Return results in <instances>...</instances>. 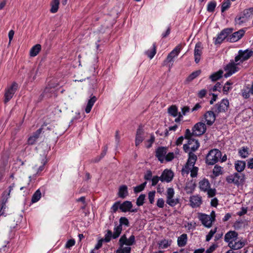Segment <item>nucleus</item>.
<instances>
[{
	"label": "nucleus",
	"instance_id": "nucleus-35",
	"mask_svg": "<svg viewBox=\"0 0 253 253\" xmlns=\"http://www.w3.org/2000/svg\"><path fill=\"white\" fill-rule=\"evenodd\" d=\"M130 252L131 248L130 247L119 246V248L116 251V253H130Z\"/></svg>",
	"mask_w": 253,
	"mask_h": 253
},
{
	"label": "nucleus",
	"instance_id": "nucleus-61",
	"mask_svg": "<svg viewBox=\"0 0 253 253\" xmlns=\"http://www.w3.org/2000/svg\"><path fill=\"white\" fill-rule=\"evenodd\" d=\"M216 232V229L213 230H211L209 234L206 236V241H210L211 238L212 237L213 235Z\"/></svg>",
	"mask_w": 253,
	"mask_h": 253
},
{
	"label": "nucleus",
	"instance_id": "nucleus-51",
	"mask_svg": "<svg viewBox=\"0 0 253 253\" xmlns=\"http://www.w3.org/2000/svg\"><path fill=\"white\" fill-rule=\"evenodd\" d=\"M230 5V0H224V2L222 3V12L228 9Z\"/></svg>",
	"mask_w": 253,
	"mask_h": 253
},
{
	"label": "nucleus",
	"instance_id": "nucleus-46",
	"mask_svg": "<svg viewBox=\"0 0 253 253\" xmlns=\"http://www.w3.org/2000/svg\"><path fill=\"white\" fill-rule=\"evenodd\" d=\"M190 171L191 172V176L192 177H195L197 175L198 168L197 167H195L194 166L193 167H191V169H190L189 171Z\"/></svg>",
	"mask_w": 253,
	"mask_h": 253
},
{
	"label": "nucleus",
	"instance_id": "nucleus-25",
	"mask_svg": "<svg viewBox=\"0 0 253 253\" xmlns=\"http://www.w3.org/2000/svg\"><path fill=\"white\" fill-rule=\"evenodd\" d=\"M120 210L123 212L129 211L132 208L131 202L128 201H125L122 204L120 203Z\"/></svg>",
	"mask_w": 253,
	"mask_h": 253
},
{
	"label": "nucleus",
	"instance_id": "nucleus-39",
	"mask_svg": "<svg viewBox=\"0 0 253 253\" xmlns=\"http://www.w3.org/2000/svg\"><path fill=\"white\" fill-rule=\"evenodd\" d=\"M168 113L173 117H176L177 113V109L175 106H171L168 109Z\"/></svg>",
	"mask_w": 253,
	"mask_h": 253
},
{
	"label": "nucleus",
	"instance_id": "nucleus-60",
	"mask_svg": "<svg viewBox=\"0 0 253 253\" xmlns=\"http://www.w3.org/2000/svg\"><path fill=\"white\" fill-rule=\"evenodd\" d=\"M165 201L163 199L159 198L157 201V206L160 208H163L164 207Z\"/></svg>",
	"mask_w": 253,
	"mask_h": 253
},
{
	"label": "nucleus",
	"instance_id": "nucleus-50",
	"mask_svg": "<svg viewBox=\"0 0 253 253\" xmlns=\"http://www.w3.org/2000/svg\"><path fill=\"white\" fill-rule=\"evenodd\" d=\"M233 29L231 28H227L222 30V38L224 37H228L231 35Z\"/></svg>",
	"mask_w": 253,
	"mask_h": 253
},
{
	"label": "nucleus",
	"instance_id": "nucleus-54",
	"mask_svg": "<svg viewBox=\"0 0 253 253\" xmlns=\"http://www.w3.org/2000/svg\"><path fill=\"white\" fill-rule=\"evenodd\" d=\"M155 196V191H151L148 193V199L151 204H153L154 202Z\"/></svg>",
	"mask_w": 253,
	"mask_h": 253
},
{
	"label": "nucleus",
	"instance_id": "nucleus-52",
	"mask_svg": "<svg viewBox=\"0 0 253 253\" xmlns=\"http://www.w3.org/2000/svg\"><path fill=\"white\" fill-rule=\"evenodd\" d=\"M155 137L153 134H151L150 138L146 141V147L150 148L155 141Z\"/></svg>",
	"mask_w": 253,
	"mask_h": 253
},
{
	"label": "nucleus",
	"instance_id": "nucleus-48",
	"mask_svg": "<svg viewBox=\"0 0 253 253\" xmlns=\"http://www.w3.org/2000/svg\"><path fill=\"white\" fill-rule=\"evenodd\" d=\"M216 6V3L215 2L211 1L209 2L207 6V10L209 12H212L214 11Z\"/></svg>",
	"mask_w": 253,
	"mask_h": 253
},
{
	"label": "nucleus",
	"instance_id": "nucleus-30",
	"mask_svg": "<svg viewBox=\"0 0 253 253\" xmlns=\"http://www.w3.org/2000/svg\"><path fill=\"white\" fill-rule=\"evenodd\" d=\"M97 98L95 96H92L88 101L85 109V111L86 113H89L91 109L93 106L94 103L96 102Z\"/></svg>",
	"mask_w": 253,
	"mask_h": 253
},
{
	"label": "nucleus",
	"instance_id": "nucleus-45",
	"mask_svg": "<svg viewBox=\"0 0 253 253\" xmlns=\"http://www.w3.org/2000/svg\"><path fill=\"white\" fill-rule=\"evenodd\" d=\"M250 93H251L250 90L249 89L248 87H246L242 90V96L245 98H248L250 97Z\"/></svg>",
	"mask_w": 253,
	"mask_h": 253
},
{
	"label": "nucleus",
	"instance_id": "nucleus-9",
	"mask_svg": "<svg viewBox=\"0 0 253 253\" xmlns=\"http://www.w3.org/2000/svg\"><path fill=\"white\" fill-rule=\"evenodd\" d=\"M244 31L240 30L237 32H234L228 37H224L222 41H226L229 42H235L240 40L244 34Z\"/></svg>",
	"mask_w": 253,
	"mask_h": 253
},
{
	"label": "nucleus",
	"instance_id": "nucleus-44",
	"mask_svg": "<svg viewBox=\"0 0 253 253\" xmlns=\"http://www.w3.org/2000/svg\"><path fill=\"white\" fill-rule=\"evenodd\" d=\"M159 248L164 249L167 248L169 246H170V244L169 243V241L166 240H164L161 241L159 244Z\"/></svg>",
	"mask_w": 253,
	"mask_h": 253
},
{
	"label": "nucleus",
	"instance_id": "nucleus-41",
	"mask_svg": "<svg viewBox=\"0 0 253 253\" xmlns=\"http://www.w3.org/2000/svg\"><path fill=\"white\" fill-rule=\"evenodd\" d=\"M146 184H147V182H144L143 183H142L141 184H140L138 186H137L136 187H134L133 188L134 193H137L142 191L145 188V187L146 185Z\"/></svg>",
	"mask_w": 253,
	"mask_h": 253
},
{
	"label": "nucleus",
	"instance_id": "nucleus-26",
	"mask_svg": "<svg viewBox=\"0 0 253 253\" xmlns=\"http://www.w3.org/2000/svg\"><path fill=\"white\" fill-rule=\"evenodd\" d=\"M187 242V235L186 234H182L177 239V245L179 247H184Z\"/></svg>",
	"mask_w": 253,
	"mask_h": 253
},
{
	"label": "nucleus",
	"instance_id": "nucleus-18",
	"mask_svg": "<svg viewBox=\"0 0 253 253\" xmlns=\"http://www.w3.org/2000/svg\"><path fill=\"white\" fill-rule=\"evenodd\" d=\"M8 157L7 155H3L1 158V161L0 164V181L2 179L4 175V167L8 163Z\"/></svg>",
	"mask_w": 253,
	"mask_h": 253
},
{
	"label": "nucleus",
	"instance_id": "nucleus-15",
	"mask_svg": "<svg viewBox=\"0 0 253 253\" xmlns=\"http://www.w3.org/2000/svg\"><path fill=\"white\" fill-rule=\"evenodd\" d=\"M203 49V47L201 42H198L196 44L194 49V58L196 63H198L200 62Z\"/></svg>",
	"mask_w": 253,
	"mask_h": 253
},
{
	"label": "nucleus",
	"instance_id": "nucleus-2",
	"mask_svg": "<svg viewBox=\"0 0 253 253\" xmlns=\"http://www.w3.org/2000/svg\"><path fill=\"white\" fill-rule=\"evenodd\" d=\"M59 128L57 124L54 122L44 123L40 128L38 129L32 136L29 138L28 140V144L30 145L34 144L43 130H52L53 132H54L55 134H60L63 131H60Z\"/></svg>",
	"mask_w": 253,
	"mask_h": 253
},
{
	"label": "nucleus",
	"instance_id": "nucleus-64",
	"mask_svg": "<svg viewBox=\"0 0 253 253\" xmlns=\"http://www.w3.org/2000/svg\"><path fill=\"white\" fill-rule=\"evenodd\" d=\"M159 180H160V177H158V176H154L152 179V185H156Z\"/></svg>",
	"mask_w": 253,
	"mask_h": 253
},
{
	"label": "nucleus",
	"instance_id": "nucleus-28",
	"mask_svg": "<svg viewBox=\"0 0 253 253\" xmlns=\"http://www.w3.org/2000/svg\"><path fill=\"white\" fill-rule=\"evenodd\" d=\"M188 144L190 145V149L192 152L197 150L200 146L198 141L194 139H189Z\"/></svg>",
	"mask_w": 253,
	"mask_h": 253
},
{
	"label": "nucleus",
	"instance_id": "nucleus-3",
	"mask_svg": "<svg viewBox=\"0 0 253 253\" xmlns=\"http://www.w3.org/2000/svg\"><path fill=\"white\" fill-rule=\"evenodd\" d=\"M221 158V152L218 149H212L207 154L206 158V163L209 165H213L217 163Z\"/></svg>",
	"mask_w": 253,
	"mask_h": 253
},
{
	"label": "nucleus",
	"instance_id": "nucleus-8",
	"mask_svg": "<svg viewBox=\"0 0 253 253\" xmlns=\"http://www.w3.org/2000/svg\"><path fill=\"white\" fill-rule=\"evenodd\" d=\"M119 246L126 245L127 247H129L133 245L135 243V238L133 235H131L129 238H127L126 235L124 234L122 235L119 240Z\"/></svg>",
	"mask_w": 253,
	"mask_h": 253
},
{
	"label": "nucleus",
	"instance_id": "nucleus-27",
	"mask_svg": "<svg viewBox=\"0 0 253 253\" xmlns=\"http://www.w3.org/2000/svg\"><path fill=\"white\" fill-rule=\"evenodd\" d=\"M245 245V243L243 241H235V240L233 242H230L229 243V247L234 250H238L242 248Z\"/></svg>",
	"mask_w": 253,
	"mask_h": 253
},
{
	"label": "nucleus",
	"instance_id": "nucleus-6",
	"mask_svg": "<svg viewBox=\"0 0 253 253\" xmlns=\"http://www.w3.org/2000/svg\"><path fill=\"white\" fill-rule=\"evenodd\" d=\"M18 88L19 85L16 82H13L11 84L7 86L4 94V102L5 103L8 102L12 98Z\"/></svg>",
	"mask_w": 253,
	"mask_h": 253
},
{
	"label": "nucleus",
	"instance_id": "nucleus-63",
	"mask_svg": "<svg viewBox=\"0 0 253 253\" xmlns=\"http://www.w3.org/2000/svg\"><path fill=\"white\" fill-rule=\"evenodd\" d=\"M229 106V101L226 99H222V110H227Z\"/></svg>",
	"mask_w": 253,
	"mask_h": 253
},
{
	"label": "nucleus",
	"instance_id": "nucleus-14",
	"mask_svg": "<svg viewBox=\"0 0 253 253\" xmlns=\"http://www.w3.org/2000/svg\"><path fill=\"white\" fill-rule=\"evenodd\" d=\"M144 129L142 126H139L138 128L137 129L135 135V144L136 147L139 146V145L144 140Z\"/></svg>",
	"mask_w": 253,
	"mask_h": 253
},
{
	"label": "nucleus",
	"instance_id": "nucleus-23",
	"mask_svg": "<svg viewBox=\"0 0 253 253\" xmlns=\"http://www.w3.org/2000/svg\"><path fill=\"white\" fill-rule=\"evenodd\" d=\"M116 234V231H115V228H114L113 233H112V232L111 230H108L107 231V233L105 234V235L104 236V238L103 239L104 240V241H105L106 243H108L111 241V238L115 239L118 238L119 237L115 236Z\"/></svg>",
	"mask_w": 253,
	"mask_h": 253
},
{
	"label": "nucleus",
	"instance_id": "nucleus-34",
	"mask_svg": "<svg viewBox=\"0 0 253 253\" xmlns=\"http://www.w3.org/2000/svg\"><path fill=\"white\" fill-rule=\"evenodd\" d=\"M214 44L217 46H219L221 43V31L218 32L215 37H213Z\"/></svg>",
	"mask_w": 253,
	"mask_h": 253
},
{
	"label": "nucleus",
	"instance_id": "nucleus-58",
	"mask_svg": "<svg viewBox=\"0 0 253 253\" xmlns=\"http://www.w3.org/2000/svg\"><path fill=\"white\" fill-rule=\"evenodd\" d=\"M75 244V241L74 239H70L68 240L65 245L66 248H70L71 247L74 246Z\"/></svg>",
	"mask_w": 253,
	"mask_h": 253
},
{
	"label": "nucleus",
	"instance_id": "nucleus-53",
	"mask_svg": "<svg viewBox=\"0 0 253 253\" xmlns=\"http://www.w3.org/2000/svg\"><path fill=\"white\" fill-rule=\"evenodd\" d=\"M107 150H108L107 147L105 146L102 152L99 156V158L98 160H94L93 162L94 163L98 162L102 158H103L105 156V155H106V154L107 153Z\"/></svg>",
	"mask_w": 253,
	"mask_h": 253
},
{
	"label": "nucleus",
	"instance_id": "nucleus-19",
	"mask_svg": "<svg viewBox=\"0 0 253 253\" xmlns=\"http://www.w3.org/2000/svg\"><path fill=\"white\" fill-rule=\"evenodd\" d=\"M207 124L211 126L215 120V116L212 111H208L204 115Z\"/></svg>",
	"mask_w": 253,
	"mask_h": 253
},
{
	"label": "nucleus",
	"instance_id": "nucleus-7",
	"mask_svg": "<svg viewBox=\"0 0 253 253\" xmlns=\"http://www.w3.org/2000/svg\"><path fill=\"white\" fill-rule=\"evenodd\" d=\"M174 191L172 188H169L166 194V203L171 207H174L179 203V199L174 198Z\"/></svg>",
	"mask_w": 253,
	"mask_h": 253
},
{
	"label": "nucleus",
	"instance_id": "nucleus-1",
	"mask_svg": "<svg viewBox=\"0 0 253 253\" xmlns=\"http://www.w3.org/2000/svg\"><path fill=\"white\" fill-rule=\"evenodd\" d=\"M253 54V51L251 50L246 49L245 50H240L238 51V55L235 58V63L234 61L231 62L227 65L224 68L225 73L224 77L228 78L238 71V65L240 63L248 60Z\"/></svg>",
	"mask_w": 253,
	"mask_h": 253
},
{
	"label": "nucleus",
	"instance_id": "nucleus-10",
	"mask_svg": "<svg viewBox=\"0 0 253 253\" xmlns=\"http://www.w3.org/2000/svg\"><path fill=\"white\" fill-rule=\"evenodd\" d=\"M15 186V184L13 183L9 187L8 192L4 191L2 196V203L1 204L0 215H3L4 214L3 209L6 208L5 203L7 202L8 199L9 197L10 193L13 190Z\"/></svg>",
	"mask_w": 253,
	"mask_h": 253
},
{
	"label": "nucleus",
	"instance_id": "nucleus-38",
	"mask_svg": "<svg viewBox=\"0 0 253 253\" xmlns=\"http://www.w3.org/2000/svg\"><path fill=\"white\" fill-rule=\"evenodd\" d=\"M181 49V47L180 45H178L176 46L169 53L172 57L173 58L175 57H176L179 53L180 52V51Z\"/></svg>",
	"mask_w": 253,
	"mask_h": 253
},
{
	"label": "nucleus",
	"instance_id": "nucleus-49",
	"mask_svg": "<svg viewBox=\"0 0 253 253\" xmlns=\"http://www.w3.org/2000/svg\"><path fill=\"white\" fill-rule=\"evenodd\" d=\"M120 202H115L111 208V211L113 213H115L119 208L120 209Z\"/></svg>",
	"mask_w": 253,
	"mask_h": 253
},
{
	"label": "nucleus",
	"instance_id": "nucleus-47",
	"mask_svg": "<svg viewBox=\"0 0 253 253\" xmlns=\"http://www.w3.org/2000/svg\"><path fill=\"white\" fill-rule=\"evenodd\" d=\"M201 73V70H200L193 72L189 75L188 79H195V78H198Z\"/></svg>",
	"mask_w": 253,
	"mask_h": 253
},
{
	"label": "nucleus",
	"instance_id": "nucleus-21",
	"mask_svg": "<svg viewBox=\"0 0 253 253\" xmlns=\"http://www.w3.org/2000/svg\"><path fill=\"white\" fill-rule=\"evenodd\" d=\"M243 16L239 18V20H241L242 23L245 22L247 18H249L253 14V7H251L244 10Z\"/></svg>",
	"mask_w": 253,
	"mask_h": 253
},
{
	"label": "nucleus",
	"instance_id": "nucleus-12",
	"mask_svg": "<svg viewBox=\"0 0 253 253\" xmlns=\"http://www.w3.org/2000/svg\"><path fill=\"white\" fill-rule=\"evenodd\" d=\"M199 219L205 226L209 228L211 227L212 223L214 221L213 217L204 213H199Z\"/></svg>",
	"mask_w": 253,
	"mask_h": 253
},
{
	"label": "nucleus",
	"instance_id": "nucleus-37",
	"mask_svg": "<svg viewBox=\"0 0 253 253\" xmlns=\"http://www.w3.org/2000/svg\"><path fill=\"white\" fill-rule=\"evenodd\" d=\"M41 197V193L39 189L37 190L33 194L32 198V203L38 202Z\"/></svg>",
	"mask_w": 253,
	"mask_h": 253
},
{
	"label": "nucleus",
	"instance_id": "nucleus-31",
	"mask_svg": "<svg viewBox=\"0 0 253 253\" xmlns=\"http://www.w3.org/2000/svg\"><path fill=\"white\" fill-rule=\"evenodd\" d=\"M246 167V163L243 161H237L235 162V167L236 170L238 172H242L243 171Z\"/></svg>",
	"mask_w": 253,
	"mask_h": 253
},
{
	"label": "nucleus",
	"instance_id": "nucleus-62",
	"mask_svg": "<svg viewBox=\"0 0 253 253\" xmlns=\"http://www.w3.org/2000/svg\"><path fill=\"white\" fill-rule=\"evenodd\" d=\"M192 135H194L193 134V132L191 133L190 129H186V131H185V136H184V137L186 138V139H188V140H189V139H192L191 137Z\"/></svg>",
	"mask_w": 253,
	"mask_h": 253
},
{
	"label": "nucleus",
	"instance_id": "nucleus-13",
	"mask_svg": "<svg viewBox=\"0 0 253 253\" xmlns=\"http://www.w3.org/2000/svg\"><path fill=\"white\" fill-rule=\"evenodd\" d=\"M119 225L115 226L114 228H115L116 231V237H119L121 234L122 231V226L123 225H126V226H129V221L127 218L125 217H121L119 219Z\"/></svg>",
	"mask_w": 253,
	"mask_h": 253
},
{
	"label": "nucleus",
	"instance_id": "nucleus-59",
	"mask_svg": "<svg viewBox=\"0 0 253 253\" xmlns=\"http://www.w3.org/2000/svg\"><path fill=\"white\" fill-rule=\"evenodd\" d=\"M213 109L216 113H220L221 111V103H218L217 104H216L214 106Z\"/></svg>",
	"mask_w": 253,
	"mask_h": 253
},
{
	"label": "nucleus",
	"instance_id": "nucleus-43",
	"mask_svg": "<svg viewBox=\"0 0 253 253\" xmlns=\"http://www.w3.org/2000/svg\"><path fill=\"white\" fill-rule=\"evenodd\" d=\"M145 199V195L144 194H141L136 200V205L138 206H142L144 203Z\"/></svg>",
	"mask_w": 253,
	"mask_h": 253
},
{
	"label": "nucleus",
	"instance_id": "nucleus-55",
	"mask_svg": "<svg viewBox=\"0 0 253 253\" xmlns=\"http://www.w3.org/2000/svg\"><path fill=\"white\" fill-rule=\"evenodd\" d=\"M190 108L187 106H185L181 109V112H179V117H182L183 116L185 115L187 112L189 111Z\"/></svg>",
	"mask_w": 253,
	"mask_h": 253
},
{
	"label": "nucleus",
	"instance_id": "nucleus-4",
	"mask_svg": "<svg viewBox=\"0 0 253 253\" xmlns=\"http://www.w3.org/2000/svg\"><path fill=\"white\" fill-rule=\"evenodd\" d=\"M197 160V156L192 152H188V159L185 166L181 170V173L183 175L188 174L191 167H193Z\"/></svg>",
	"mask_w": 253,
	"mask_h": 253
},
{
	"label": "nucleus",
	"instance_id": "nucleus-33",
	"mask_svg": "<svg viewBox=\"0 0 253 253\" xmlns=\"http://www.w3.org/2000/svg\"><path fill=\"white\" fill-rule=\"evenodd\" d=\"M156 53V43H154L153 47L151 49L148 50L146 52V54L150 58L152 59Z\"/></svg>",
	"mask_w": 253,
	"mask_h": 253
},
{
	"label": "nucleus",
	"instance_id": "nucleus-56",
	"mask_svg": "<svg viewBox=\"0 0 253 253\" xmlns=\"http://www.w3.org/2000/svg\"><path fill=\"white\" fill-rule=\"evenodd\" d=\"M239 154L240 156L243 158H246L248 155L247 150L245 148H243L239 151Z\"/></svg>",
	"mask_w": 253,
	"mask_h": 253
},
{
	"label": "nucleus",
	"instance_id": "nucleus-24",
	"mask_svg": "<svg viewBox=\"0 0 253 253\" xmlns=\"http://www.w3.org/2000/svg\"><path fill=\"white\" fill-rule=\"evenodd\" d=\"M237 235L238 234L235 231H229L225 234L224 240L230 243V242H233L236 239Z\"/></svg>",
	"mask_w": 253,
	"mask_h": 253
},
{
	"label": "nucleus",
	"instance_id": "nucleus-32",
	"mask_svg": "<svg viewBox=\"0 0 253 253\" xmlns=\"http://www.w3.org/2000/svg\"><path fill=\"white\" fill-rule=\"evenodd\" d=\"M41 45L39 44H37L34 45L30 50V55L31 56H36L41 51Z\"/></svg>",
	"mask_w": 253,
	"mask_h": 253
},
{
	"label": "nucleus",
	"instance_id": "nucleus-57",
	"mask_svg": "<svg viewBox=\"0 0 253 253\" xmlns=\"http://www.w3.org/2000/svg\"><path fill=\"white\" fill-rule=\"evenodd\" d=\"M174 157V155L173 153H169L167 155H166L165 160H166L167 162H169L173 159Z\"/></svg>",
	"mask_w": 253,
	"mask_h": 253
},
{
	"label": "nucleus",
	"instance_id": "nucleus-42",
	"mask_svg": "<svg viewBox=\"0 0 253 253\" xmlns=\"http://www.w3.org/2000/svg\"><path fill=\"white\" fill-rule=\"evenodd\" d=\"M221 78V69H219L217 72H215L210 76V79H220Z\"/></svg>",
	"mask_w": 253,
	"mask_h": 253
},
{
	"label": "nucleus",
	"instance_id": "nucleus-29",
	"mask_svg": "<svg viewBox=\"0 0 253 253\" xmlns=\"http://www.w3.org/2000/svg\"><path fill=\"white\" fill-rule=\"evenodd\" d=\"M119 196L121 198H125L128 195L127 187L126 185L120 186L118 192Z\"/></svg>",
	"mask_w": 253,
	"mask_h": 253
},
{
	"label": "nucleus",
	"instance_id": "nucleus-16",
	"mask_svg": "<svg viewBox=\"0 0 253 253\" xmlns=\"http://www.w3.org/2000/svg\"><path fill=\"white\" fill-rule=\"evenodd\" d=\"M173 177V173L170 170L165 169L160 177V180L162 182H170Z\"/></svg>",
	"mask_w": 253,
	"mask_h": 253
},
{
	"label": "nucleus",
	"instance_id": "nucleus-40",
	"mask_svg": "<svg viewBox=\"0 0 253 253\" xmlns=\"http://www.w3.org/2000/svg\"><path fill=\"white\" fill-rule=\"evenodd\" d=\"M221 174V167L216 165L213 169V175L214 177H217Z\"/></svg>",
	"mask_w": 253,
	"mask_h": 253
},
{
	"label": "nucleus",
	"instance_id": "nucleus-5",
	"mask_svg": "<svg viewBox=\"0 0 253 253\" xmlns=\"http://www.w3.org/2000/svg\"><path fill=\"white\" fill-rule=\"evenodd\" d=\"M209 181L206 178H203L199 182V187L201 191L207 192L209 197H212L215 194V190L210 188Z\"/></svg>",
	"mask_w": 253,
	"mask_h": 253
},
{
	"label": "nucleus",
	"instance_id": "nucleus-20",
	"mask_svg": "<svg viewBox=\"0 0 253 253\" xmlns=\"http://www.w3.org/2000/svg\"><path fill=\"white\" fill-rule=\"evenodd\" d=\"M190 205L192 208L199 207L202 204L201 197L198 196H193L190 199Z\"/></svg>",
	"mask_w": 253,
	"mask_h": 253
},
{
	"label": "nucleus",
	"instance_id": "nucleus-22",
	"mask_svg": "<svg viewBox=\"0 0 253 253\" xmlns=\"http://www.w3.org/2000/svg\"><path fill=\"white\" fill-rule=\"evenodd\" d=\"M233 176V183L239 185L243 184L244 182L245 176L243 174H239L238 173H235Z\"/></svg>",
	"mask_w": 253,
	"mask_h": 253
},
{
	"label": "nucleus",
	"instance_id": "nucleus-17",
	"mask_svg": "<svg viewBox=\"0 0 253 253\" xmlns=\"http://www.w3.org/2000/svg\"><path fill=\"white\" fill-rule=\"evenodd\" d=\"M167 153V147H160L156 151V156L161 163H163L165 160Z\"/></svg>",
	"mask_w": 253,
	"mask_h": 253
},
{
	"label": "nucleus",
	"instance_id": "nucleus-11",
	"mask_svg": "<svg viewBox=\"0 0 253 253\" xmlns=\"http://www.w3.org/2000/svg\"><path fill=\"white\" fill-rule=\"evenodd\" d=\"M205 124L202 122L197 123L193 128V134L199 136L204 134L206 131Z\"/></svg>",
	"mask_w": 253,
	"mask_h": 253
},
{
	"label": "nucleus",
	"instance_id": "nucleus-36",
	"mask_svg": "<svg viewBox=\"0 0 253 253\" xmlns=\"http://www.w3.org/2000/svg\"><path fill=\"white\" fill-rule=\"evenodd\" d=\"M59 4V0H53L51 2V8L50 9V11L52 13H55L57 11L58 9V6Z\"/></svg>",
	"mask_w": 253,
	"mask_h": 253
}]
</instances>
